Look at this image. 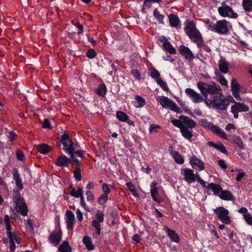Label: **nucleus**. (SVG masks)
Instances as JSON below:
<instances>
[{"label": "nucleus", "mask_w": 252, "mask_h": 252, "mask_svg": "<svg viewBox=\"0 0 252 252\" xmlns=\"http://www.w3.org/2000/svg\"><path fill=\"white\" fill-rule=\"evenodd\" d=\"M197 87L204 96L205 100L199 94L197 93L193 89L190 88L185 89L186 94L192 98V101L194 103L204 101L206 105L209 107L222 111L227 110L229 101L222 96V91L219 85L199 81L197 83Z\"/></svg>", "instance_id": "1"}, {"label": "nucleus", "mask_w": 252, "mask_h": 252, "mask_svg": "<svg viewBox=\"0 0 252 252\" xmlns=\"http://www.w3.org/2000/svg\"><path fill=\"white\" fill-rule=\"evenodd\" d=\"M185 32L190 39L193 40V42L196 44L197 48L202 49L208 53L211 52L210 48L205 44L202 36L199 31L196 28V24L193 21L187 20L185 22Z\"/></svg>", "instance_id": "2"}, {"label": "nucleus", "mask_w": 252, "mask_h": 252, "mask_svg": "<svg viewBox=\"0 0 252 252\" xmlns=\"http://www.w3.org/2000/svg\"><path fill=\"white\" fill-rule=\"evenodd\" d=\"M62 144L63 145V149L66 154H67V149L70 148V149H72V152L75 157L76 156L82 158H85L84 154L85 151L84 150H75V148L74 147V142L66 131H63L57 143L59 147H61Z\"/></svg>", "instance_id": "3"}, {"label": "nucleus", "mask_w": 252, "mask_h": 252, "mask_svg": "<svg viewBox=\"0 0 252 252\" xmlns=\"http://www.w3.org/2000/svg\"><path fill=\"white\" fill-rule=\"evenodd\" d=\"M227 23L228 22L225 19L219 20L216 24L208 19L205 22V26L209 31L220 34H227L228 32Z\"/></svg>", "instance_id": "4"}, {"label": "nucleus", "mask_w": 252, "mask_h": 252, "mask_svg": "<svg viewBox=\"0 0 252 252\" xmlns=\"http://www.w3.org/2000/svg\"><path fill=\"white\" fill-rule=\"evenodd\" d=\"M13 178L15 182L16 186L17 189L14 191L15 195L13 197V200L17 205L21 202L25 201L24 198L21 197L20 191L24 189V186L22 181V178L20 176V174L17 168H14L12 172Z\"/></svg>", "instance_id": "5"}, {"label": "nucleus", "mask_w": 252, "mask_h": 252, "mask_svg": "<svg viewBox=\"0 0 252 252\" xmlns=\"http://www.w3.org/2000/svg\"><path fill=\"white\" fill-rule=\"evenodd\" d=\"M199 124L201 126L211 130L212 132L216 133L222 138L227 140L226 133L220 127L214 125L213 123L208 122L206 119H201L199 121Z\"/></svg>", "instance_id": "6"}, {"label": "nucleus", "mask_w": 252, "mask_h": 252, "mask_svg": "<svg viewBox=\"0 0 252 252\" xmlns=\"http://www.w3.org/2000/svg\"><path fill=\"white\" fill-rule=\"evenodd\" d=\"M104 213L100 210H98L95 214V219L93 220L92 222V226L95 229V232L93 236L96 238L101 233V222L104 220Z\"/></svg>", "instance_id": "7"}, {"label": "nucleus", "mask_w": 252, "mask_h": 252, "mask_svg": "<svg viewBox=\"0 0 252 252\" xmlns=\"http://www.w3.org/2000/svg\"><path fill=\"white\" fill-rule=\"evenodd\" d=\"M214 212L216 215L218 219L222 223L225 224H230L231 223V220L229 216V211L224 207H217L214 210Z\"/></svg>", "instance_id": "8"}, {"label": "nucleus", "mask_w": 252, "mask_h": 252, "mask_svg": "<svg viewBox=\"0 0 252 252\" xmlns=\"http://www.w3.org/2000/svg\"><path fill=\"white\" fill-rule=\"evenodd\" d=\"M159 101L162 107L169 108L171 110L177 113H181L182 112L177 104L167 97L162 96L160 97Z\"/></svg>", "instance_id": "9"}, {"label": "nucleus", "mask_w": 252, "mask_h": 252, "mask_svg": "<svg viewBox=\"0 0 252 252\" xmlns=\"http://www.w3.org/2000/svg\"><path fill=\"white\" fill-rule=\"evenodd\" d=\"M178 51L180 54L189 61H191L194 58V55L190 49L184 45L179 46Z\"/></svg>", "instance_id": "10"}, {"label": "nucleus", "mask_w": 252, "mask_h": 252, "mask_svg": "<svg viewBox=\"0 0 252 252\" xmlns=\"http://www.w3.org/2000/svg\"><path fill=\"white\" fill-rule=\"evenodd\" d=\"M190 163L193 168L198 169L200 171L204 169V165L203 162L198 158L196 156H193L190 157Z\"/></svg>", "instance_id": "11"}, {"label": "nucleus", "mask_w": 252, "mask_h": 252, "mask_svg": "<svg viewBox=\"0 0 252 252\" xmlns=\"http://www.w3.org/2000/svg\"><path fill=\"white\" fill-rule=\"evenodd\" d=\"M62 236V232L61 229H60L58 231H54L51 233L49 237V240L51 243L57 246L60 243Z\"/></svg>", "instance_id": "12"}, {"label": "nucleus", "mask_w": 252, "mask_h": 252, "mask_svg": "<svg viewBox=\"0 0 252 252\" xmlns=\"http://www.w3.org/2000/svg\"><path fill=\"white\" fill-rule=\"evenodd\" d=\"M65 221L67 224V228L69 230H72L74 227L75 216L73 213L70 210H67L65 213Z\"/></svg>", "instance_id": "13"}, {"label": "nucleus", "mask_w": 252, "mask_h": 252, "mask_svg": "<svg viewBox=\"0 0 252 252\" xmlns=\"http://www.w3.org/2000/svg\"><path fill=\"white\" fill-rule=\"evenodd\" d=\"M158 185V183L156 182H153L150 184V193L153 199L157 203H160L162 201V199L159 196V194L158 190V188L156 187Z\"/></svg>", "instance_id": "14"}, {"label": "nucleus", "mask_w": 252, "mask_h": 252, "mask_svg": "<svg viewBox=\"0 0 252 252\" xmlns=\"http://www.w3.org/2000/svg\"><path fill=\"white\" fill-rule=\"evenodd\" d=\"M69 163V158L67 157L63 154H62L60 156L58 157L55 162L57 166L61 167H68Z\"/></svg>", "instance_id": "15"}, {"label": "nucleus", "mask_w": 252, "mask_h": 252, "mask_svg": "<svg viewBox=\"0 0 252 252\" xmlns=\"http://www.w3.org/2000/svg\"><path fill=\"white\" fill-rule=\"evenodd\" d=\"M164 230L167 233V236L170 238L172 241L176 243L179 242L180 237L178 234L175 232L174 230L170 229L167 226H165L164 227Z\"/></svg>", "instance_id": "16"}, {"label": "nucleus", "mask_w": 252, "mask_h": 252, "mask_svg": "<svg viewBox=\"0 0 252 252\" xmlns=\"http://www.w3.org/2000/svg\"><path fill=\"white\" fill-rule=\"evenodd\" d=\"M233 102L234 103V105L231 106V108L236 110L238 112H247L249 111V107L243 103L237 102L232 98Z\"/></svg>", "instance_id": "17"}, {"label": "nucleus", "mask_w": 252, "mask_h": 252, "mask_svg": "<svg viewBox=\"0 0 252 252\" xmlns=\"http://www.w3.org/2000/svg\"><path fill=\"white\" fill-rule=\"evenodd\" d=\"M169 24L171 27L178 29L179 28L181 21L178 16L171 13L168 15Z\"/></svg>", "instance_id": "18"}, {"label": "nucleus", "mask_w": 252, "mask_h": 252, "mask_svg": "<svg viewBox=\"0 0 252 252\" xmlns=\"http://www.w3.org/2000/svg\"><path fill=\"white\" fill-rule=\"evenodd\" d=\"M184 179L189 184L195 182L193 171L189 168H186L184 170Z\"/></svg>", "instance_id": "19"}, {"label": "nucleus", "mask_w": 252, "mask_h": 252, "mask_svg": "<svg viewBox=\"0 0 252 252\" xmlns=\"http://www.w3.org/2000/svg\"><path fill=\"white\" fill-rule=\"evenodd\" d=\"M230 6L226 4L224 2H222L221 3V6L219 7L218 10L221 16L226 17L229 16V10H230Z\"/></svg>", "instance_id": "20"}, {"label": "nucleus", "mask_w": 252, "mask_h": 252, "mask_svg": "<svg viewBox=\"0 0 252 252\" xmlns=\"http://www.w3.org/2000/svg\"><path fill=\"white\" fill-rule=\"evenodd\" d=\"M219 68L222 73L225 74L228 72L229 63L221 56L219 62Z\"/></svg>", "instance_id": "21"}, {"label": "nucleus", "mask_w": 252, "mask_h": 252, "mask_svg": "<svg viewBox=\"0 0 252 252\" xmlns=\"http://www.w3.org/2000/svg\"><path fill=\"white\" fill-rule=\"evenodd\" d=\"M219 197L222 200L232 201L235 199L233 194L229 190L222 189L219 195Z\"/></svg>", "instance_id": "22"}, {"label": "nucleus", "mask_w": 252, "mask_h": 252, "mask_svg": "<svg viewBox=\"0 0 252 252\" xmlns=\"http://www.w3.org/2000/svg\"><path fill=\"white\" fill-rule=\"evenodd\" d=\"M180 120H182L186 126L189 128L192 129L196 126V123L192 120L190 119L188 117L181 115L179 117Z\"/></svg>", "instance_id": "23"}, {"label": "nucleus", "mask_w": 252, "mask_h": 252, "mask_svg": "<svg viewBox=\"0 0 252 252\" xmlns=\"http://www.w3.org/2000/svg\"><path fill=\"white\" fill-rule=\"evenodd\" d=\"M207 145L210 147H212L216 149L217 150L220 151L222 153L228 155V152L226 150L225 146L221 143H219V144L215 143L212 141L208 142L207 143Z\"/></svg>", "instance_id": "24"}, {"label": "nucleus", "mask_w": 252, "mask_h": 252, "mask_svg": "<svg viewBox=\"0 0 252 252\" xmlns=\"http://www.w3.org/2000/svg\"><path fill=\"white\" fill-rule=\"evenodd\" d=\"M208 189L211 190L215 195L219 196L222 188L218 184L211 183L208 184Z\"/></svg>", "instance_id": "25"}, {"label": "nucleus", "mask_w": 252, "mask_h": 252, "mask_svg": "<svg viewBox=\"0 0 252 252\" xmlns=\"http://www.w3.org/2000/svg\"><path fill=\"white\" fill-rule=\"evenodd\" d=\"M37 151L42 154H47L52 150L51 147L46 144H41L36 146Z\"/></svg>", "instance_id": "26"}, {"label": "nucleus", "mask_w": 252, "mask_h": 252, "mask_svg": "<svg viewBox=\"0 0 252 252\" xmlns=\"http://www.w3.org/2000/svg\"><path fill=\"white\" fill-rule=\"evenodd\" d=\"M4 221L5 224V228L6 230V234L8 237H13V234L11 231V226L10 223V219L8 215H6L4 216Z\"/></svg>", "instance_id": "27"}, {"label": "nucleus", "mask_w": 252, "mask_h": 252, "mask_svg": "<svg viewBox=\"0 0 252 252\" xmlns=\"http://www.w3.org/2000/svg\"><path fill=\"white\" fill-rule=\"evenodd\" d=\"M83 242L88 250L92 251L94 249V246L93 244L90 236H85L83 238Z\"/></svg>", "instance_id": "28"}, {"label": "nucleus", "mask_w": 252, "mask_h": 252, "mask_svg": "<svg viewBox=\"0 0 252 252\" xmlns=\"http://www.w3.org/2000/svg\"><path fill=\"white\" fill-rule=\"evenodd\" d=\"M170 154L174 158V160L177 163L181 164L184 162V158L178 152L171 150L170 151Z\"/></svg>", "instance_id": "29"}, {"label": "nucleus", "mask_w": 252, "mask_h": 252, "mask_svg": "<svg viewBox=\"0 0 252 252\" xmlns=\"http://www.w3.org/2000/svg\"><path fill=\"white\" fill-rule=\"evenodd\" d=\"M107 88L104 83L101 84L98 86L95 90V93L102 97H104L107 93Z\"/></svg>", "instance_id": "30"}, {"label": "nucleus", "mask_w": 252, "mask_h": 252, "mask_svg": "<svg viewBox=\"0 0 252 252\" xmlns=\"http://www.w3.org/2000/svg\"><path fill=\"white\" fill-rule=\"evenodd\" d=\"M153 15L157 21L160 24L164 25V19L165 16L163 15L160 14L159 10L157 8L155 9L153 12Z\"/></svg>", "instance_id": "31"}, {"label": "nucleus", "mask_w": 252, "mask_h": 252, "mask_svg": "<svg viewBox=\"0 0 252 252\" xmlns=\"http://www.w3.org/2000/svg\"><path fill=\"white\" fill-rule=\"evenodd\" d=\"M58 250L60 252H71L72 249L67 241H63L59 247Z\"/></svg>", "instance_id": "32"}, {"label": "nucleus", "mask_w": 252, "mask_h": 252, "mask_svg": "<svg viewBox=\"0 0 252 252\" xmlns=\"http://www.w3.org/2000/svg\"><path fill=\"white\" fill-rule=\"evenodd\" d=\"M163 47L165 51H167L170 54H176V50L169 41H166L163 44Z\"/></svg>", "instance_id": "33"}, {"label": "nucleus", "mask_w": 252, "mask_h": 252, "mask_svg": "<svg viewBox=\"0 0 252 252\" xmlns=\"http://www.w3.org/2000/svg\"><path fill=\"white\" fill-rule=\"evenodd\" d=\"M180 131H181L182 136L184 138H185L188 140H189L190 139H191L193 136V135L192 134V131L189 130L188 129V128L187 127H186V126H184L182 128V129H180Z\"/></svg>", "instance_id": "34"}, {"label": "nucleus", "mask_w": 252, "mask_h": 252, "mask_svg": "<svg viewBox=\"0 0 252 252\" xmlns=\"http://www.w3.org/2000/svg\"><path fill=\"white\" fill-rule=\"evenodd\" d=\"M18 204L19 212L22 216H27L28 214V209L25 201L21 202L20 203H18Z\"/></svg>", "instance_id": "35"}, {"label": "nucleus", "mask_w": 252, "mask_h": 252, "mask_svg": "<svg viewBox=\"0 0 252 252\" xmlns=\"http://www.w3.org/2000/svg\"><path fill=\"white\" fill-rule=\"evenodd\" d=\"M72 149H67V154L70 156L69 159L70 162H74L77 166V167H79L82 165V163L80 161L73 155L72 151Z\"/></svg>", "instance_id": "36"}, {"label": "nucleus", "mask_w": 252, "mask_h": 252, "mask_svg": "<svg viewBox=\"0 0 252 252\" xmlns=\"http://www.w3.org/2000/svg\"><path fill=\"white\" fill-rule=\"evenodd\" d=\"M135 100L134 106L137 108L142 107L146 104L145 100L139 95H136L135 96Z\"/></svg>", "instance_id": "37"}, {"label": "nucleus", "mask_w": 252, "mask_h": 252, "mask_svg": "<svg viewBox=\"0 0 252 252\" xmlns=\"http://www.w3.org/2000/svg\"><path fill=\"white\" fill-rule=\"evenodd\" d=\"M231 91L232 93L240 92L241 89V86L238 83L236 79L232 78L231 82Z\"/></svg>", "instance_id": "38"}, {"label": "nucleus", "mask_w": 252, "mask_h": 252, "mask_svg": "<svg viewBox=\"0 0 252 252\" xmlns=\"http://www.w3.org/2000/svg\"><path fill=\"white\" fill-rule=\"evenodd\" d=\"M242 5L246 12H250L252 10V0H243Z\"/></svg>", "instance_id": "39"}, {"label": "nucleus", "mask_w": 252, "mask_h": 252, "mask_svg": "<svg viewBox=\"0 0 252 252\" xmlns=\"http://www.w3.org/2000/svg\"><path fill=\"white\" fill-rule=\"evenodd\" d=\"M82 191H83V189L82 188L79 187L78 188L77 190H76V189L74 188H73L70 192V194L72 196H73V197H75L76 198H78L80 197L81 198V196H83Z\"/></svg>", "instance_id": "40"}, {"label": "nucleus", "mask_w": 252, "mask_h": 252, "mask_svg": "<svg viewBox=\"0 0 252 252\" xmlns=\"http://www.w3.org/2000/svg\"><path fill=\"white\" fill-rule=\"evenodd\" d=\"M117 118L121 122H126L128 120V115L125 112L118 111L116 114Z\"/></svg>", "instance_id": "41"}, {"label": "nucleus", "mask_w": 252, "mask_h": 252, "mask_svg": "<svg viewBox=\"0 0 252 252\" xmlns=\"http://www.w3.org/2000/svg\"><path fill=\"white\" fill-rule=\"evenodd\" d=\"M156 81L158 84L163 89V91L168 92L169 90L166 82L163 81L161 78H158Z\"/></svg>", "instance_id": "42"}, {"label": "nucleus", "mask_w": 252, "mask_h": 252, "mask_svg": "<svg viewBox=\"0 0 252 252\" xmlns=\"http://www.w3.org/2000/svg\"><path fill=\"white\" fill-rule=\"evenodd\" d=\"M150 71V75L153 78L158 79V78H160L159 72L154 67H151Z\"/></svg>", "instance_id": "43"}, {"label": "nucleus", "mask_w": 252, "mask_h": 252, "mask_svg": "<svg viewBox=\"0 0 252 252\" xmlns=\"http://www.w3.org/2000/svg\"><path fill=\"white\" fill-rule=\"evenodd\" d=\"M108 195L102 194L97 199V202L100 205H103L105 204L108 201Z\"/></svg>", "instance_id": "44"}, {"label": "nucleus", "mask_w": 252, "mask_h": 252, "mask_svg": "<svg viewBox=\"0 0 252 252\" xmlns=\"http://www.w3.org/2000/svg\"><path fill=\"white\" fill-rule=\"evenodd\" d=\"M216 76L218 77L219 82L223 86H226L228 85V83L225 77L220 73H216Z\"/></svg>", "instance_id": "45"}, {"label": "nucleus", "mask_w": 252, "mask_h": 252, "mask_svg": "<svg viewBox=\"0 0 252 252\" xmlns=\"http://www.w3.org/2000/svg\"><path fill=\"white\" fill-rule=\"evenodd\" d=\"M74 177L77 181H80L82 179L81 170L79 167H76L73 172Z\"/></svg>", "instance_id": "46"}, {"label": "nucleus", "mask_w": 252, "mask_h": 252, "mask_svg": "<svg viewBox=\"0 0 252 252\" xmlns=\"http://www.w3.org/2000/svg\"><path fill=\"white\" fill-rule=\"evenodd\" d=\"M16 156L17 159L21 161H23L25 159V157L23 151L20 149H17L16 151Z\"/></svg>", "instance_id": "47"}, {"label": "nucleus", "mask_w": 252, "mask_h": 252, "mask_svg": "<svg viewBox=\"0 0 252 252\" xmlns=\"http://www.w3.org/2000/svg\"><path fill=\"white\" fill-rule=\"evenodd\" d=\"M171 123L174 126L179 128L180 129L185 126L183 124V121L180 119H172L171 120Z\"/></svg>", "instance_id": "48"}, {"label": "nucleus", "mask_w": 252, "mask_h": 252, "mask_svg": "<svg viewBox=\"0 0 252 252\" xmlns=\"http://www.w3.org/2000/svg\"><path fill=\"white\" fill-rule=\"evenodd\" d=\"M96 56V53L93 49H89L86 53V56L91 59L94 58Z\"/></svg>", "instance_id": "49"}, {"label": "nucleus", "mask_w": 252, "mask_h": 252, "mask_svg": "<svg viewBox=\"0 0 252 252\" xmlns=\"http://www.w3.org/2000/svg\"><path fill=\"white\" fill-rule=\"evenodd\" d=\"M42 127L43 128L51 129L53 126L51 125V121L48 119H45L42 124Z\"/></svg>", "instance_id": "50"}, {"label": "nucleus", "mask_w": 252, "mask_h": 252, "mask_svg": "<svg viewBox=\"0 0 252 252\" xmlns=\"http://www.w3.org/2000/svg\"><path fill=\"white\" fill-rule=\"evenodd\" d=\"M234 143L238 145L241 149H244L243 141L239 136L235 137Z\"/></svg>", "instance_id": "51"}, {"label": "nucleus", "mask_w": 252, "mask_h": 252, "mask_svg": "<svg viewBox=\"0 0 252 252\" xmlns=\"http://www.w3.org/2000/svg\"><path fill=\"white\" fill-rule=\"evenodd\" d=\"M244 218L245 220L247 222V223L250 225H252V216L249 213L244 214Z\"/></svg>", "instance_id": "52"}, {"label": "nucleus", "mask_w": 252, "mask_h": 252, "mask_svg": "<svg viewBox=\"0 0 252 252\" xmlns=\"http://www.w3.org/2000/svg\"><path fill=\"white\" fill-rule=\"evenodd\" d=\"M86 195H87V200L88 201L93 202L94 200V195L90 190H87L86 192Z\"/></svg>", "instance_id": "53"}, {"label": "nucleus", "mask_w": 252, "mask_h": 252, "mask_svg": "<svg viewBox=\"0 0 252 252\" xmlns=\"http://www.w3.org/2000/svg\"><path fill=\"white\" fill-rule=\"evenodd\" d=\"M102 191H103V194L108 195V194H109L111 192V190L109 188L108 185L106 183H103L102 184Z\"/></svg>", "instance_id": "54"}, {"label": "nucleus", "mask_w": 252, "mask_h": 252, "mask_svg": "<svg viewBox=\"0 0 252 252\" xmlns=\"http://www.w3.org/2000/svg\"><path fill=\"white\" fill-rule=\"evenodd\" d=\"M17 134L14 131H10L8 133L7 137L9 141L11 142H12L17 137Z\"/></svg>", "instance_id": "55"}, {"label": "nucleus", "mask_w": 252, "mask_h": 252, "mask_svg": "<svg viewBox=\"0 0 252 252\" xmlns=\"http://www.w3.org/2000/svg\"><path fill=\"white\" fill-rule=\"evenodd\" d=\"M80 204L82 205L84 209L87 212H90V208L87 205L85 201L84 196H81V198H80Z\"/></svg>", "instance_id": "56"}, {"label": "nucleus", "mask_w": 252, "mask_h": 252, "mask_svg": "<svg viewBox=\"0 0 252 252\" xmlns=\"http://www.w3.org/2000/svg\"><path fill=\"white\" fill-rule=\"evenodd\" d=\"M131 74L133 75L135 79L140 80L141 79V75L139 71L135 69H132Z\"/></svg>", "instance_id": "57"}, {"label": "nucleus", "mask_w": 252, "mask_h": 252, "mask_svg": "<svg viewBox=\"0 0 252 252\" xmlns=\"http://www.w3.org/2000/svg\"><path fill=\"white\" fill-rule=\"evenodd\" d=\"M10 242L9 249L11 252H14L16 248V246L14 242L13 237H8Z\"/></svg>", "instance_id": "58"}, {"label": "nucleus", "mask_w": 252, "mask_h": 252, "mask_svg": "<svg viewBox=\"0 0 252 252\" xmlns=\"http://www.w3.org/2000/svg\"><path fill=\"white\" fill-rule=\"evenodd\" d=\"M74 26L77 28L78 32L77 33L79 34H82L84 32V28L82 25L79 23L77 22L74 24Z\"/></svg>", "instance_id": "59"}, {"label": "nucleus", "mask_w": 252, "mask_h": 252, "mask_svg": "<svg viewBox=\"0 0 252 252\" xmlns=\"http://www.w3.org/2000/svg\"><path fill=\"white\" fill-rule=\"evenodd\" d=\"M161 126L159 125H151L149 127V131L150 132H152L153 131H155V132H157V130L156 129L157 128H161Z\"/></svg>", "instance_id": "60"}, {"label": "nucleus", "mask_w": 252, "mask_h": 252, "mask_svg": "<svg viewBox=\"0 0 252 252\" xmlns=\"http://www.w3.org/2000/svg\"><path fill=\"white\" fill-rule=\"evenodd\" d=\"M76 214L77 216V218L79 221H81L83 220V214L81 210L79 209H77L76 212Z\"/></svg>", "instance_id": "61"}, {"label": "nucleus", "mask_w": 252, "mask_h": 252, "mask_svg": "<svg viewBox=\"0 0 252 252\" xmlns=\"http://www.w3.org/2000/svg\"><path fill=\"white\" fill-rule=\"evenodd\" d=\"M229 16L228 17L230 18L236 19L238 16L237 13L235 12L231 7L230 10H229Z\"/></svg>", "instance_id": "62"}, {"label": "nucleus", "mask_w": 252, "mask_h": 252, "mask_svg": "<svg viewBox=\"0 0 252 252\" xmlns=\"http://www.w3.org/2000/svg\"><path fill=\"white\" fill-rule=\"evenodd\" d=\"M219 166L223 169L227 168V165L223 159H220L218 161Z\"/></svg>", "instance_id": "63"}, {"label": "nucleus", "mask_w": 252, "mask_h": 252, "mask_svg": "<svg viewBox=\"0 0 252 252\" xmlns=\"http://www.w3.org/2000/svg\"><path fill=\"white\" fill-rule=\"evenodd\" d=\"M245 175L246 174L244 172H239L236 178V180L238 182L241 181Z\"/></svg>", "instance_id": "64"}]
</instances>
